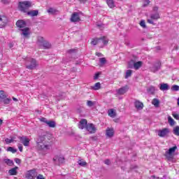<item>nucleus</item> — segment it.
<instances>
[{"mask_svg":"<svg viewBox=\"0 0 179 179\" xmlns=\"http://www.w3.org/2000/svg\"><path fill=\"white\" fill-rule=\"evenodd\" d=\"M97 78H99V73H96L95 74L94 79H97Z\"/></svg>","mask_w":179,"mask_h":179,"instance_id":"obj_58","label":"nucleus"},{"mask_svg":"<svg viewBox=\"0 0 179 179\" xmlns=\"http://www.w3.org/2000/svg\"><path fill=\"white\" fill-rule=\"evenodd\" d=\"M132 75V70H127L126 71V75H125V79H128V78L131 77Z\"/></svg>","mask_w":179,"mask_h":179,"instance_id":"obj_38","label":"nucleus"},{"mask_svg":"<svg viewBox=\"0 0 179 179\" xmlns=\"http://www.w3.org/2000/svg\"><path fill=\"white\" fill-rule=\"evenodd\" d=\"M155 88L153 86L150 87V88L148 89V91L151 92L152 94L155 93Z\"/></svg>","mask_w":179,"mask_h":179,"instance_id":"obj_48","label":"nucleus"},{"mask_svg":"<svg viewBox=\"0 0 179 179\" xmlns=\"http://www.w3.org/2000/svg\"><path fill=\"white\" fill-rule=\"evenodd\" d=\"M18 149H19L20 152H23V147L22 145H19Z\"/></svg>","mask_w":179,"mask_h":179,"instance_id":"obj_55","label":"nucleus"},{"mask_svg":"<svg viewBox=\"0 0 179 179\" xmlns=\"http://www.w3.org/2000/svg\"><path fill=\"white\" fill-rule=\"evenodd\" d=\"M106 136H108V138H113V136H114V129L108 128L106 129Z\"/></svg>","mask_w":179,"mask_h":179,"instance_id":"obj_21","label":"nucleus"},{"mask_svg":"<svg viewBox=\"0 0 179 179\" xmlns=\"http://www.w3.org/2000/svg\"><path fill=\"white\" fill-rule=\"evenodd\" d=\"M150 3V1L149 0H146V4H144V6L149 5Z\"/></svg>","mask_w":179,"mask_h":179,"instance_id":"obj_57","label":"nucleus"},{"mask_svg":"<svg viewBox=\"0 0 179 179\" xmlns=\"http://www.w3.org/2000/svg\"><path fill=\"white\" fill-rule=\"evenodd\" d=\"M2 122H3L2 120L0 119V125H2Z\"/></svg>","mask_w":179,"mask_h":179,"instance_id":"obj_62","label":"nucleus"},{"mask_svg":"<svg viewBox=\"0 0 179 179\" xmlns=\"http://www.w3.org/2000/svg\"><path fill=\"white\" fill-rule=\"evenodd\" d=\"M99 62L101 65H104L107 62V60L106 59V58L102 57L99 59Z\"/></svg>","mask_w":179,"mask_h":179,"instance_id":"obj_44","label":"nucleus"},{"mask_svg":"<svg viewBox=\"0 0 179 179\" xmlns=\"http://www.w3.org/2000/svg\"><path fill=\"white\" fill-rule=\"evenodd\" d=\"M86 130L90 134H94L96 132V127L92 123H88L86 126Z\"/></svg>","mask_w":179,"mask_h":179,"instance_id":"obj_9","label":"nucleus"},{"mask_svg":"<svg viewBox=\"0 0 179 179\" xmlns=\"http://www.w3.org/2000/svg\"><path fill=\"white\" fill-rule=\"evenodd\" d=\"M15 162L17 163V164H20V159L15 158Z\"/></svg>","mask_w":179,"mask_h":179,"instance_id":"obj_53","label":"nucleus"},{"mask_svg":"<svg viewBox=\"0 0 179 179\" xmlns=\"http://www.w3.org/2000/svg\"><path fill=\"white\" fill-rule=\"evenodd\" d=\"M87 120L86 119H82L78 124V128L80 129H85L87 127Z\"/></svg>","mask_w":179,"mask_h":179,"instance_id":"obj_14","label":"nucleus"},{"mask_svg":"<svg viewBox=\"0 0 179 179\" xmlns=\"http://www.w3.org/2000/svg\"><path fill=\"white\" fill-rule=\"evenodd\" d=\"M13 100L14 101H17V99H16V98H15V97H13Z\"/></svg>","mask_w":179,"mask_h":179,"instance_id":"obj_60","label":"nucleus"},{"mask_svg":"<svg viewBox=\"0 0 179 179\" xmlns=\"http://www.w3.org/2000/svg\"><path fill=\"white\" fill-rule=\"evenodd\" d=\"M87 106H88V107H93L94 106V102L92 101H87Z\"/></svg>","mask_w":179,"mask_h":179,"instance_id":"obj_46","label":"nucleus"},{"mask_svg":"<svg viewBox=\"0 0 179 179\" xmlns=\"http://www.w3.org/2000/svg\"><path fill=\"white\" fill-rule=\"evenodd\" d=\"M178 106H179V97L178 99Z\"/></svg>","mask_w":179,"mask_h":179,"instance_id":"obj_64","label":"nucleus"},{"mask_svg":"<svg viewBox=\"0 0 179 179\" xmlns=\"http://www.w3.org/2000/svg\"><path fill=\"white\" fill-rule=\"evenodd\" d=\"M25 66L27 69H29V71H33V69H36V68L38 66V64L37 63V60H36V59L31 57H27L25 59Z\"/></svg>","mask_w":179,"mask_h":179,"instance_id":"obj_2","label":"nucleus"},{"mask_svg":"<svg viewBox=\"0 0 179 179\" xmlns=\"http://www.w3.org/2000/svg\"><path fill=\"white\" fill-rule=\"evenodd\" d=\"M16 26L22 30V29H24L26 27V22H24L23 20H19L16 22Z\"/></svg>","mask_w":179,"mask_h":179,"instance_id":"obj_15","label":"nucleus"},{"mask_svg":"<svg viewBox=\"0 0 179 179\" xmlns=\"http://www.w3.org/2000/svg\"><path fill=\"white\" fill-rule=\"evenodd\" d=\"M43 122L47 124V125H48V127L50 128H55V122L54 121H48L45 120V118H43Z\"/></svg>","mask_w":179,"mask_h":179,"instance_id":"obj_20","label":"nucleus"},{"mask_svg":"<svg viewBox=\"0 0 179 179\" xmlns=\"http://www.w3.org/2000/svg\"><path fill=\"white\" fill-rule=\"evenodd\" d=\"M78 164L81 166L82 167H85L87 163L83 160H79L78 161Z\"/></svg>","mask_w":179,"mask_h":179,"instance_id":"obj_42","label":"nucleus"},{"mask_svg":"<svg viewBox=\"0 0 179 179\" xmlns=\"http://www.w3.org/2000/svg\"><path fill=\"white\" fill-rule=\"evenodd\" d=\"M135 66V60H130L128 63V68L130 69H134V67Z\"/></svg>","mask_w":179,"mask_h":179,"instance_id":"obj_33","label":"nucleus"},{"mask_svg":"<svg viewBox=\"0 0 179 179\" xmlns=\"http://www.w3.org/2000/svg\"><path fill=\"white\" fill-rule=\"evenodd\" d=\"M159 89L164 92V90H169V89H170V86H169V84L167 83H162L159 85Z\"/></svg>","mask_w":179,"mask_h":179,"instance_id":"obj_22","label":"nucleus"},{"mask_svg":"<svg viewBox=\"0 0 179 179\" xmlns=\"http://www.w3.org/2000/svg\"><path fill=\"white\" fill-rule=\"evenodd\" d=\"M140 26H141V27H143V29H146V24L145 22V20H141L140 22Z\"/></svg>","mask_w":179,"mask_h":179,"instance_id":"obj_47","label":"nucleus"},{"mask_svg":"<svg viewBox=\"0 0 179 179\" xmlns=\"http://www.w3.org/2000/svg\"><path fill=\"white\" fill-rule=\"evenodd\" d=\"M173 134L176 135V136H179V126H176L173 128Z\"/></svg>","mask_w":179,"mask_h":179,"instance_id":"obj_37","label":"nucleus"},{"mask_svg":"<svg viewBox=\"0 0 179 179\" xmlns=\"http://www.w3.org/2000/svg\"><path fill=\"white\" fill-rule=\"evenodd\" d=\"M36 143L38 152H41L43 155H45L48 150H51V143L45 140V136H38Z\"/></svg>","mask_w":179,"mask_h":179,"instance_id":"obj_1","label":"nucleus"},{"mask_svg":"<svg viewBox=\"0 0 179 179\" xmlns=\"http://www.w3.org/2000/svg\"><path fill=\"white\" fill-rule=\"evenodd\" d=\"M3 100L4 104H9L12 101V99L10 98H6Z\"/></svg>","mask_w":179,"mask_h":179,"instance_id":"obj_43","label":"nucleus"},{"mask_svg":"<svg viewBox=\"0 0 179 179\" xmlns=\"http://www.w3.org/2000/svg\"><path fill=\"white\" fill-rule=\"evenodd\" d=\"M105 164H107L108 166H110L111 164V162H110V159H106L104 161Z\"/></svg>","mask_w":179,"mask_h":179,"instance_id":"obj_51","label":"nucleus"},{"mask_svg":"<svg viewBox=\"0 0 179 179\" xmlns=\"http://www.w3.org/2000/svg\"><path fill=\"white\" fill-rule=\"evenodd\" d=\"M168 122L171 125V127H173L176 124L174 119L172 118L171 116L168 117Z\"/></svg>","mask_w":179,"mask_h":179,"instance_id":"obj_32","label":"nucleus"},{"mask_svg":"<svg viewBox=\"0 0 179 179\" xmlns=\"http://www.w3.org/2000/svg\"><path fill=\"white\" fill-rule=\"evenodd\" d=\"M153 10L154 12H157V10H159V8L157 6H155L153 8Z\"/></svg>","mask_w":179,"mask_h":179,"instance_id":"obj_56","label":"nucleus"},{"mask_svg":"<svg viewBox=\"0 0 179 179\" xmlns=\"http://www.w3.org/2000/svg\"><path fill=\"white\" fill-rule=\"evenodd\" d=\"M22 31V34L24 37H28L30 34V29L29 27H24L20 29Z\"/></svg>","mask_w":179,"mask_h":179,"instance_id":"obj_17","label":"nucleus"},{"mask_svg":"<svg viewBox=\"0 0 179 179\" xmlns=\"http://www.w3.org/2000/svg\"><path fill=\"white\" fill-rule=\"evenodd\" d=\"M71 22H80V17L79 16L78 13L75 12L72 14L71 17Z\"/></svg>","mask_w":179,"mask_h":179,"instance_id":"obj_13","label":"nucleus"},{"mask_svg":"<svg viewBox=\"0 0 179 179\" xmlns=\"http://www.w3.org/2000/svg\"><path fill=\"white\" fill-rule=\"evenodd\" d=\"M7 152H11V153H16L17 152V150H16L12 147H8L7 148Z\"/></svg>","mask_w":179,"mask_h":179,"instance_id":"obj_41","label":"nucleus"},{"mask_svg":"<svg viewBox=\"0 0 179 179\" xmlns=\"http://www.w3.org/2000/svg\"><path fill=\"white\" fill-rule=\"evenodd\" d=\"M31 5L32 3L30 1H20L18 3V9L23 13H27L29 9L31 8Z\"/></svg>","mask_w":179,"mask_h":179,"instance_id":"obj_3","label":"nucleus"},{"mask_svg":"<svg viewBox=\"0 0 179 179\" xmlns=\"http://www.w3.org/2000/svg\"><path fill=\"white\" fill-rule=\"evenodd\" d=\"M63 62L66 63V62H69V61H65V59L63 60Z\"/></svg>","mask_w":179,"mask_h":179,"instance_id":"obj_63","label":"nucleus"},{"mask_svg":"<svg viewBox=\"0 0 179 179\" xmlns=\"http://www.w3.org/2000/svg\"><path fill=\"white\" fill-rule=\"evenodd\" d=\"M57 12L58 10H57V9L52 8H50L48 10V13H50V15H55V13H57Z\"/></svg>","mask_w":179,"mask_h":179,"instance_id":"obj_36","label":"nucleus"},{"mask_svg":"<svg viewBox=\"0 0 179 179\" xmlns=\"http://www.w3.org/2000/svg\"><path fill=\"white\" fill-rule=\"evenodd\" d=\"M176 150H177V145H175L166 151L165 157H166L167 160L171 162V160L174 159V153H176Z\"/></svg>","mask_w":179,"mask_h":179,"instance_id":"obj_4","label":"nucleus"},{"mask_svg":"<svg viewBox=\"0 0 179 179\" xmlns=\"http://www.w3.org/2000/svg\"><path fill=\"white\" fill-rule=\"evenodd\" d=\"M152 104L155 106V107H159V104H160V101L157 99H152Z\"/></svg>","mask_w":179,"mask_h":179,"instance_id":"obj_35","label":"nucleus"},{"mask_svg":"<svg viewBox=\"0 0 179 179\" xmlns=\"http://www.w3.org/2000/svg\"><path fill=\"white\" fill-rule=\"evenodd\" d=\"M129 90V87H128V85H125L124 87H122L121 88L116 90L117 94H120V96L122 94H125Z\"/></svg>","mask_w":179,"mask_h":179,"instance_id":"obj_11","label":"nucleus"},{"mask_svg":"<svg viewBox=\"0 0 179 179\" xmlns=\"http://www.w3.org/2000/svg\"><path fill=\"white\" fill-rule=\"evenodd\" d=\"M100 41L99 38H95L92 39L91 44H92V45H97V44H100Z\"/></svg>","mask_w":179,"mask_h":179,"instance_id":"obj_34","label":"nucleus"},{"mask_svg":"<svg viewBox=\"0 0 179 179\" xmlns=\"http://www.w3.org/2000/svg\"><path fill=\"white\" fill-rule=\"evenodd\" d=\"M27 14L29 15V16H31L32 17H34V16H37L38 15V10H32L31 11H28L27 13Z\"/></svg>","mask_w":179,"mask_h":179,"instance_id":"obj_24","label":"nucleus"},{"mask_svg":"<svg viewBox=\"0 0 179 179\" xmlns=\"http://www.w3.org/2000/svg\"><path fill=\"white\" fill-rule=\"evenodd\" d=\"M99 41H100V45L101 48H103V45H107L108 44V38L106 36H103L101 38H99Z\"/></svg>","mask_w":179,"mask_h":179,"instance_id":"obj_16","label":"nucleus"},{"mask_svg":"<svg viewBox=\"0 0 179 179\" xmlns=\"http://www.w3.org/2000/svg\"><path fill=\"white\" fill-rule=\"evenodd\" d=\"M143 65V62L139 61V62H134V69H135L136 71H138V69H139V68L142 67V66Z\"/></svg>","mask_w":179,"mask_h":179,"instance_id":"obj_23","label":"nucleus"},{"mask_svg":"<svg viewBox=\"0 0 179 179\" xmlns=\"http://www.w3.org/2000/svg\"><path fill=\"white\" fill-rule=\"evenodd\" d=\"M9 47H10V48H12V47H13V45H12V43H10V44L9 45Z\"/></svg>","mask_w":179,"mask_h":179,"instance_id":"obj_61","label":"nucleus"},{"mask_svg":"<svg viewBox=\"0 0 179 179\" xmlns=\"http://www.w3.org/2000/svg\"><path fill=\"white\" fill-rule=\"evenodd\" d=\"M160 66H162V63L159 61L155 62L152 67L150 68L151 72H157L160 69Z\"/></svg>","mask_w":179,"mask_h":179,"instance_id":"obj_10","label":"nucleus"},{"mask_svg":"<svg viewBox=\"0 0 179 179\" xmlns=\"http://www.w3.org/2000/svg\"><path fill=\"white\" fill-rule=\"evenodd\" d=\"M3 162L6 164H7V166H13V161L12 159H4Z\"/></svg>","mask_w":179,"mask_h":179,"instance_id":"obj_31","label":"nucleus"},{"mask_svg":"<svg viewBox=\"0 0 179 179\" xmlns=\"http://www.w3.org/2000/svg\"><path fill=\"white\" fill-rule=\"evenodd\" d=\"M134 106L137 110H143V103L140 101H136L134 102Z\"/></svg>","mask_w":179,"mask_h":179,"instance_id":"obj_18","label":"nucleus"},{"mask_svg":"<svg viewBox=\"0 0 179 179\" xmlns=\"http://www.w3.org/2000/svg\"><path fill=\"white\" fill-rule=\"evenodd\" d=\"M173 118H175L176 120H179V115L177 113H173L172 114Z\"/></svg>","mask_w":179,"mask_h":179,"instance_id":"obj_49","label":"nucleus"},{"mask_svg":"<svg viewBox=\"0 0 179 179\" xmlns=\"http://www.w3.org/2000/svg\"><path fill=\"white\" fill-rule=\"evenodd\" d=\"M108 114L109 117H111V118H115V117L117 116V113H115V110H114V109L108 110Z\"/></svg>","mask_w":179,"mask_h":179,"instance_id":"obj_25","label":"nucleus"},{"mask_svg":"<svg viewBox=\"0 0 179 179\" xmlns=\"http://www.w3.org/2000/svg\"><path fill=\"white\" fill-rule=\"evenodd\" d=\"M19 167L15 166L8 171L9 176H17V169Z\"/></svg>","mask_w":179,"mask_h":179,"instance_id":"obj_19","label":"nucleus"},{"mask_svg":"<svg viewBox=\"0 0 179 179\" xmlns=\"http://www.w3.org/2000/svg\"><path fill=\"white\" fill-rule=\"evenodd\" d=\"M79 2H82L83 3H85V1H87V0H78Z\"/></svg>","mask_w":179,"mask_h":179,"instance_id":"obj_59","label":"nucleus"},{"mask_svg":"<svg viewBox=\"0 0 179 179\" xmlns=\"http://www.w3.org/2000/svg\"><path fill=\"white\" fill-rule=\"evenodd\" d=\"M107 5L113 9V8H115V3H114V0H106Z\"/></svg>","mask_w":179,"mask_h":179,"instance_id":"obj_27","label":"nucleus"},{"mask_svg":"<svg viewBox=\"0 0 179 179\" xmlns=\"http://www.w3.org/2000/svg\"><path fill=\"white\" fill-rule=\"evenodd\" d=\"M76 54V50L75 49H71L67 50L66 52V57H72Z\"/></svg>","mask_w":179,"mask_h":179,"instance_id":"obj_26","label":"nucleus"},{"mask_svg":"<svg viewBox=\"0 0 179 179\" xmlns=\"http://www.w3.org/2000/svg\"><path fill=\"white\" fill-rule=\"evenodd\" d=\"M15 137H11V139L6 138L5 141H6V143L8 145V143H12V142H15Z\"/></svg>","mask_w":179,"mask_h":179,"instance_id":"obj_39","label":"nucleus"},{"mask_svg":"<svg viewBox=\"0 0 179 179\" xmlns=\"http://www.w3.org/2000/svg\"><path fill=\"white\" fill-rule=\"evenodd\" d=\"M169 134H170V129L164 128L162 129L158 130L157 135L160 138H166V136H169Z\"/></svg>","mask_w":179,"mask_h":179,"instance_id":"obj_5","label":"nucleus"},{"mask_svg":"<svg viewBox=\"0 0 179 179\" xmlns=\"http://www.w3.org/2000/svg\"><path fill=\"white\" fill-rule=\"evenodd\" d=\"M25 177L27 179H35L37 177V171L36 169L29 170L27 172Z\"/></svg>","mask_w":179,"mask_h":179,"instance_id":"obj_6","label":"nucleus"},{"mask_svg":"<svg viewBox=\"0 0 179 179\" xmlns=\"http://www.w3.org/2000/svg\"><path fill=\"white\" fill-rule=\"evenodd\" d=\"M64 160H65V158H64V157H59V158L58 159L59 163H61V164L64 163Z\"/></svg>","mask_w":179,"mask_h":179,"instance_id":"obj_50","label":"nucleus"},{"mask_svg":"<svg viewBox=\"0 0 179 179\" xmlns=\"http://www.w3.org/2000/svg\"><path fill=\"white\" fill-rule=\"evenodd\" d=\"M101 88V84L100 83H96L94 84V86L91 87V89H92V90H99Z\"/></svg>","mask_w":179,"mask_h":179,"instance_id":"obj_29","label":"nucleus"},{"mask_svg":"<svg viewBox=\"0 0 179 179\" xmlns=\"http://www.w3.org/2000/svg\"><path fill=\"white\" fill-rule=\"evenodd\" d=\"M150 19L147 20L148 23H150V24H155V22H153V20L160 19V15H159V13H152L150 15Z\"/></svg>","mask_w":179,"mask_h":179,"instance_id":"obj_7","label":"nucleus"},{"mask_svg":"<svg viewBox=\"0 0 179 179\" xmlns=\"http://www.w3.org/2000/svg\"><path fill=\"white\" fill-rule=\"evenodd\" d=\"M0 99L2 100L6 99V94H5V92L2 90L0 91Z\"/></svg>","mask_w":179,"mask_h":179,"instance_id":"obj_40","label":"nucleus"},{"mask_svg":"<svg viewBox=\"0 0 179 179\" xmlns=\"http://www.w3.org/2000/svg\"><path fill=\"white\" fill-rule=\"evenodd\" d=\"M171 90H173V92H178L179 90V86L178 85H173L171 87Z\"/></svg>","mask_w":179,"mask_h":179,"instance_id":"obj_45","label":"nucleus"},{"mask_svg":"<svg viewBox=\"0 0 179 179\" xmlns=\"http://www.w3.org/2000/svg\"><path fill=\"white\" fill-rule=\"evenodd\" d=\"M18 139H20V142L24 145V146L30 145V139H29L27 136H19Z\"/></svg>","mask_w":179,"mask_h":179,"instance_id":"obj_8","label":"nucleus"},{"mask_svg":"<svg viewBox=\"0 0 179 179\" xmlns=\"http://www.w3.org/2000/svg\"><path fill=\"white\" fill-rule=\"evenodd\" d=\"M36 179H45L44 178V176L43 175L39 174L37 177Z\"/></svg>","mask_w":179,"mask_h":179,"instance_id":"obj_52","label":"nucleus"},{"mask_svg":"<svg viewBox=\"0 0 179 179\" xmlns=\"http://www.w3.org/2000/svg\"><path fill=\"white\" fill-rule=\"evenodd\" d=\"M96 55L97 57H103V54H101V52H96Z\"/></svg>","mask_w":179,"mask_h":179,"instance_id":"obj_54","label":"nucleus"},{"mask_svg":"<svg viewBox=\"0 0 179 179\" xmlns=\"http://www.w3.org/2000/svg\"><path fill=\"white\" fill-rule=\"evenodd\" d=\"M8 23V17L5 15H0V28L5 27Z\"/></svg>","mask_w":179,"mask_h":179,"instance_id":"obj_12","label":"nucleus"},{"mask_svg":"<svg viewBox=\"0 0 179 179\" xmlns=\"http://www.w3.org/2000/svg\"><path fill=\"white\" fill-rule=\"evenodd\" d=\"M41 47H43V48L47 50L48 48H51V43H50V42H48L47 41H45V42H43V43L42 44V45Z\"/></svg>","mask_w":179,"mask_h":179,"instance_id":"obj_28","label":"nucleus"},{"mask_svg":"<svg viewBox=\"0 0 179 179\" xmlns=\"http://www.w3.org/2000/svg\"><path fill=\"white\" fill-rule=\"evenodd\" d=\"M45 41L44 40L43 37L38 36V39H37V44H38V45H41V47L42 44H43Z\"/></svg>","mask_w":179,"mask_h":179,"instance_id":"obj_30","label":"nucleus"}]
</instances>
